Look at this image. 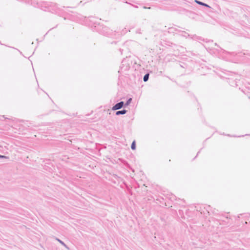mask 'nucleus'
Instances as JSON below:
<instances>
[{"label": "nucleus", "mask_w": 250, "mask_h": 250, "mask_svg": "<svg viewBox=\"0 0 250 250\" xmlns=\"http://www.w3.org/2000/svg\"><path fill=\"white\" fill-rule=\"evenodd\" d=\"M194 1H195V2L196 3L198 4H199V5H203V6H205V7L210 8V6H209L208 4H206V3H204V2H201V1H199V0H195Z\"/></svg>", "instance_id": "nucleus-3"}, {"label": "nucleus", "mask_w": 250, "mask_h": 250, "mask_svg": "<svg viewBox=\"0 0 250 250\" xmlns=\"http://www.w3.org/2000/svg\"><path fill=\"white\" fill-rule=\"evenodd\" d=\"M149 75L148 73H147L145 75V76H144V78H143V80L145 82H146L148 81V80L149 79Z\"/></svg>", "instance_id": "nucleus-5"}, {"label": "nucleus", "mask_w": 250, "mask_h": 250, "mask_svg": "<svg viewBox=\"0 0 250 250\" xmlns=\"http://www.w3.org/2000/svg\"><path fill=\"white\" fill-rule=\"evenodd\" d=\"M127 110L125 109H123L122 110L117 111L116 112V115H124L127 112Z\"/></svg>", "instance_id": "nucleus-2"}, {"label": "nucleus", "mask_w": 250, "mask_h": 250, "mask_svg": "<svg viewBox=\"0 0 250 250\" xmlns=\"http://www.w3.org/2000/svg\"><path fill=\"white\" fill-rule=\"evenodd\" d=\"M60 244H61L62 246H63L64 247H65L66 248L68 249V247L67 246V245L63 242H62V240H60L58 238H56V239Z\"/></svg>", "instance_id": "nucleus-4"}, {"label": "nucleus", "mask_w": 250, "mask_h": 250, "mask_svg": "<svg viewBox=\"0 0 250 250\" xmlns=\"http://www.w3.org/2000/svg\"><path fill=\"white\" fill-rule=\"evenodd\" d=\"M131 149L132 150L135 149V148H136V144H135V141H133V142L132 143L131 145Z\"/></svg>", "instance_id": "nucleus-6"}, {"label": "nucleus", "mask_w": 250, "mask_h": 250, "mask_svg": "<svg viewBox=\"0 0 250 250\" xmlns=\"http://www.w3.org/2000/svg\"><path fill=\"white\" fill-rule=\"evenodd\" d=\"M0 158H8V157H7L5 156H3V155H0Z\"/></svg>", "instance_id": "nucleus-8"}, {"label": "nucleus", "mask_w": 250, "mask_h": 250, "mask_svg": "<svg viewBox=\"0 0 250 250\" xmlns=\"http://www.w3.org/2000/svg\"><path fill=\"white\" fill-rule=\"evenodd\" d=\"M131 101H132V98H129V99L127 100L126 102L125 103V104L124 105H125V106H127V105H128L130 104V103H131Z\"/></svg>", "instance_id": "nucleus-7"}, {"label": "nucleus", "mask_w": 250, "mask_h": 250, "mask_svg": "<svg viewBox=\"0 0 250 250\" xmlns=\"http://www.w3.org/2000/svg\"><path fill=\"white\" fill-rule=\"evenodd\" d=\"M125 104L124 102L121 101L115 104L112 108V110H117L122 108Z\"/></svg>", "instance_id": "nucleus-1"}]
</instances>
